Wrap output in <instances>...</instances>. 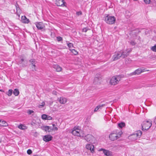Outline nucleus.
I'll use <instances>...</instances> for the list:
<instances>
[{
	"instance_id": "cd10ccee",
	"label": "nucleus",
	"mask_w": 156,
	"mask_h": 156,
	"mask_svg": "<svg viewBox=\"0 0 156 156\" xmlns=\"http://www.w3.org/2000/svg\"><path fill=\"white\" fill-rule=\"evenodd\" d=\"M151 49L153 51L156 52V44L151 47Z\"/></svg>"
},
{
	"instance_id": "aec40b11",
	"label": "nucleus",
	"mask_w": 156,
	"mask_h": 156,
	"mask_svg": "<svg viewBox=\"0 0 156 156\" xmlns=\"http://www.w3.org/2000/svg\"><path fill=\"white\" fill-rule=\"evenodd\" d=\"M29 62L31 63V64L32 65V66L34 67V69H33V71H36V66L35 65V59H31L30 60H29Z\"/></svg>"
},
{
	"instance_id": "4468645a",
	"label": "nucleus",
	"mask_w": 156,
	"mask_h": 156,
	"mask_svg": "<svg viewBox=\"0 0 156 156\" xmlns=\"http://www.w3.org/2000/svg\"><path fill=\"white\" fill-rule=\"evenodd\" d=\"M58 100L59 101V103L63 104L66 103L67 101V99L66 98L63 97L58 98Z\"/></svg>"
},
{
	"instance_id": "de8ad7c7",
	"label": "nucleus",
	"mask_w": 156,
	"mask_h": 156,
	"mask_svg": "<svg viewBox=\"0 0 156 156\" xmlns=\"http://www.w3.org/2000/svg\"><path fill=\"white\" fill-rule=\"evenodd\" d=\"M128 12V13H129L130 15V13L129 12H128V11H127V12Z\"/></svg>"
},
{
	"instance_id": "7c9ffc66",
	"label": "nucleus",
	"mask_w": 156,
	"mask_h": 156,
	"mask_svg": "<svg viewBox=\"0 0 156 156\" xmlns=\"http://www.w3.org/2000/svg\"><path fill=\"white\" fill-rule=\"evenodd\" d=\"M47 117V115L44 114L42 115L41 116L42 118L43 119L46 120Z\"/></svg>"
},
{
	"instance_id": "f704fd0d",
	"label": "nucleus",
	"mask_w": 156,
	"mask_h": 156,
	"mask_svg": "<svg viewBox=\"0 0 156 156\" xmlns=\"http://www.w3.org/2000/svg\"><path fill=\"white\" fill-rule=\"evenodd\" d=\"M45 105V103L44 102H43L41 105H39V108H42Z\"/></svg>"
},
{
	"instance_id": "20e7f679",
	"label": "nucleus",
	"mask_w": 156,
	"mask_h": 156,
	"mask_svg": "<svg viewBox=\"0 0 156 156\" xmlns=\"http://www.w3.org/2000/svg\"><path fill=\"white\" fill-rule=\"evenodd\" d=\"M121 77L120 76H113L111 78L110 83L112 85H115L118 83Z\"/></svg>"
},
{
	"instance_id": "a18cd8bd",
	"label": "nucleus",
	"mask_w": 156,
	"mask_h": 156,
	"mask_svg": "<svg viewBox=\"0 0 156 156\" xmlns=\"http://www.w3.org/2000/svg\"><path fill=\"white\" fill-rule=\"evenodd\" d=\"M0 91L2 92H3V91L2 90H0Z\"/></svg>"
},
{
	"instance_id": "9b49d317",
	"label": "nucleus",
	"mask_w": 156,
	"mask_h": 156,
	"mask_svg": "<svg viewBox=\"0 0 156 156\" xmlns=\"http://www.w3.org/2000/svg\"><path fill=\"white\" fill-rule=\"evenodd\" d=\"M65 3L64 0H56L55 3L57 6H64Z\"/></svg>"
},
{
	"instance_id": "c03bdc74",
	"label": "nucleus",
	"mask_w": 156,
	"mask_h": 156,
	"mask_svg": "<svg viewBox=\"0 0 156 156\" xmlns=\"http://www.w3.org/2000/svg\"><path fill=\"white\" fill-rule=\"evenodd\" d=\"M53 127H55V124H53L52 125Z\"/></svg>"
},
{
	"instance_id": "49530a36",
	"label": "nucleus",
	"mask_w": 156,
	"mask_h": 156,
	"mask_svg": "<svg viewBox=\"0 0 156 156\" xmlns=\"http://www.w3.org/2000/svg\"><path fill=\"white\" fill-rule=\"evenodd\" d=\"M32 68L33 69H33H34V67L33 66V67H32Z\"/></svg>"
},
{
	"instance_id": "c85d7f7f",
	"label": "nucleus",
	"mask_w": 156,
	"mask_h": 156,
	"mask_svg": "<svg viewBox=\"0 0 156 156\" xmlns=\"http://www.w3.org/2000/svg\"><path fill=\"white\" fill-rule=\"evenodd\" d=\"M72 51V52L75 55H76L78 54V52L75 49H70Z\"/></svg>"
},
{
	"instance_id": "7ed1b4c3",
	"label": "nucleus",
	"mask_w": 156,
	"mask_h": 156,
	"mask_svg": "<svg viewBox=\"0 0 156 156\" xmlns=\"http://www.w3.org/2000/svg\"><path fill=\"white\" fill-rule=\"evenodd\" d=\"M151 121H145L143 122L142 124V129L143 130H147L148 129L152 126Z\"/></svg>"
},
{
	"instance_id": "0eeeda50",
	"label": "nucleus",
	"mask_w": 156,
	"mask_h": 156,
	"mask_svg": "<svg viewBox=\"0 0 156 156\" xmlns=\"http://www.w3.org/2000/svg\"><path fill=\"white\" fill-rule=\"evenodd\" d=\"M94 137L92 135L90 134H88L84 138V139L87 142L91 143L94 142Z\"/></svg>"
},
{
	"instance_id": "4c0bfd02",
	"label": "nucleus",
	"mask_w": 156,
	"mask_h": 156,
	"mask_svg": "<svg viewBox=\"0 0 156 156\" xmlns=\"http://www.w3.org/2000/svg\"><path fill=\"white\" fill-rule=\"evenodd\" d=\"M52 117L50 116L47 115V119L48 120H51L52 119Z\"/></svg>"
},
{
	"instance_id": "b1692460",
	"label": "nucleus",
	"mask_w": 156,
	"mask_h": 156,
	"mask_svg": "<svg viewBox=\"0 0 156 156\" xmlns=\"http://www.w3.org/2000/svg\"><path fill=\"white\" fill-rule=\"evenodd\" d=\"M104 106H105V104H102L101 105H98V106H97L96 108H95L94 110V112H96L97 111L99 108H102V107Z\"/></svg>"
},
{
	"instance_id": "f257e3e1",
	"label": "nucleus",
	"mask_w": 156,
	"mask_h": 156,
	"mask_svg": "<svg viewBox=\"0 0 156 156\" xmlns=\"http://www.w3.org/2000/svg\"><path fill=\"white\" fill-rule=\"evenodd\" d=\"M131 51V49H127L115 53L112 57L113 61L117 60L121 58H123L127 57Z\"/></svg>"
},
{
	"instance_id": "bb28decb",
	"label": "nucleus",
	"mask_w": 156,
	"mask_h": 156,
	"mask_svg": "<svg viewBox=\"0 0 156 156\" xmlns=\"http://www.w3.org/2000/svg\"><path fill=\"white\" fill-rule=\"evenodd\" d=\"M19 129H26V126L22 125H20L18 126Z\"/></svg>"
},
{
	"instance_id": "a211bd4d",
	"label": "nucleus",
	"mask_w": 156,
	"mask_h": 156,
	"mask_svg": "<svg viewBox=\"0 0 156 156\" xmlns=\"http://www.w3.org/2000/svg\"><path fill=\"white\" fill-rule=\"evenodd\" d=\"M53 67L57 72H60L62 69V68L57 64L53 65Z\"/></svg>"
},
{
	"instance_id": "412c9836",
	"label": "nucleus",
	"mask_w": 156,
	"mask_h": 156,
	"mask_svg": "<svg viewBox=\"0 0 156 156\" xmlns=\"http://www.w3.org/2000/svg\"><path fill=\"white\" fill-rule=\"evenodd\" d=\"M26 62L25 61H24V59L23 58H22L19 61L18 63L19 64H22V66H26V65L25 64L23 63L24 62ZM27 61H26V64H27Z\"/></svg>"
},
{
	"instance_id": "dca6fc26",
	"label": "nucleus",
	"mask_w": 156,
	"mask_h": 156,
	"mask_svg": "<svg viewBox=\"0 0 156 156\" xmlns=\"http://www.w3.org/2000/svg\"><path fill=\"white\" fill-rule=\"evenodd\" d=\"M36 25L37 27L39 30H41L43 29L44 27V24L41 23H37L36 24Z\"/></svg>"
},
{
	"instance_id": "6ab92c4d",
	"label": "nucleus",
	"mask_w": 156,
	"mask_h": 156,
	"mask_svg": "<svg viewBox=\"0 0 156 156\" xmlns=\"http://www.w3.org/2000/svg\"><path fill=\"white\" fill-rule=\"evenodd\" d=\"M0 126H8V124L5 121L0 120Z\"/></svg>"
},
{
	"instance_id": "9d476101",
	"label": "nucleus",
	"mask_w": 156,
	"mask_h": 156,
	"mask_svg": "<svg viewBox=\"0 0 156 156\" xmlns=\"http://www.w3.org/2000/svg\"><path fill=\"white\" fill-rule=\"evenodd\" d=\"M86 148L87 149L90 150L91 153H93L94 152V145L91 144H87L86 146Z\"/></svg>"
},
{
	"instance_id": "c756f323",
	"label": "nucleus",
	"mask_w": 156,
	"mask_h": 156,
	"mask_svg": "<svg viewBox=\"0 0 156 156\" xmlns=\"http://www.w3.org/2000/svg\"><path fill=\"white\" fill-rule=\"evenodd\" d=\"M90 29L88 27H85L82 30V32H86L88 30H90Z\"/></svg>"
},
{
	"instance_id": "473e14b6",
	"label": "nucleus",
	"mask_w": 156,
	"mask_h": 156,
	"mask_svg": "<svg viewBox=\"0 0 156 156\" xmlns=\"http://www.w3.org/2000/svg\"><path fill=\"white\" fill-rule=\"evenodd\" d=\"M34 112L33 110H29L27 111V113L29 115H30L32 113H34Z\"/></svg>"
},
{
	"instance_id": "58836bf2",
	"label": "nucleus",
	"mask_w": 156,
	"mask_h": 156,
	"mask_svg": "<svg viewBox=\"0 0 156 156\" xmlns=\"http://www.w3.org/2000/svg\"><path fill=\"white\" fill-rule=\"evenodd\" d=\"M58 129V128L57 127H53V128H51V131H53V130H57Z\"/></svg>"
},
{
	"instance_id": "6e6552de",
	"label": "nucleus",
	"mask_w": 156,
	"mask_h": 156,
	"mask_svg": "<svg viewBox=\"0 0 156 156\" xmlns=\"http://www.w3.org/2000/svg\"><path fill=\"white\" fill-rule=\"evenodd\" d=\"M99 151H103V153L105 155L107 156H112V152L109 151L103 148L99 149L98 150Z\"/></svg>"
},
{
	"instance_id": "f8f14e48",
	"label": "nucleus",
	"mask_w": 156,
	"mask_h": 156,
	"mask_svg": "<svg viewBox=\"0 0 156 156\" xmlns=\"http://www.w3.org/2000/svg\"><path fill=\"white\" fill-rule=\"evenodd\" d=\"M80 130L79 129H75V128H74L73 130L71 132V133L74 135L79 136H80Z\"/></svg>"
},
{
	"instance_id": "79ce46f5",
	"label": "nucleus",
	"mask_w": 156,
	"mask_h": 156,
	"mask_svg": "<svg viewBox=\"0 0 156 156\" xmlns=\"http://www.w3.org/2000/svg\"><path fill=\"white\" fill-rule=\"evenodd\" d=\"M17 6H18V4H17L16 5V10H17V11H18V8H17Z\"/></svg>"
},
{
	"instance_id": "39448f33",
	"label": "nucleus",
	"mask_w": 156,
	"mask_h": 156,
	"mask_svg": "<svg viewBox=\"0 0 156 156\" xmlns=\"http://www.w3.org/2000/svg\"><path fill=\"white\" fill-rule=\"evenodd\" d=\"M142 134V132L140 130L137 131L136 133L131 135L130 136V138L132 140H134L140 138Z\"/></svg>"
},
{
	"instance_id": "37998d69",
	"label": "nucleus",
	"mask_w": 156,
	"mask_h": 156,
	"mask_svg": "<svg viewBox=\"0 0 156 156\" xmlns=\"http://www.w3.org/2000/svg\"><path fill=\"white\" fill-rule=\"evenodd\" d=\"M155 124L156 125V117L154 119V121Z\"/></svg>"
},
{
	"instance_id": "72a5a7b5",
	"label": "nucleus",
	"mask_w": 156,
	"mask_h": 156,
	"mask_svg": "<svg viewBox=\"0 0 156 156\" xmlns=\"http://www.w3.org/2000/svg\"><path fill=\"white\" fill-rule=\"evenodd\" d=\"M57 41H60L62 40V38L60 37H57Z\"/></svg>"
},
{
	"instance_id": "2f4dec72",
	"label": "nucleus",
	"mask_w": 156,
	"mask_h": 156,
	"mask_svg": "<svg viewBox=\"0 0 156 156\" xmlns=\"http://www.w3.org/2000/svg\"><path fill=\"white\" fill-rule=\"evenodd\" d=\"M67 45L69 48H71L73 47V44L72 43H69L67 44Z\"/></svg>"
},
{
	"instance_id": "393cba45",
	"label": "nucleus",
	"mask_w": 156,
	"mask_h": 156,
	"mask_svg": "<svg viewBox=\"0 0 156 156\" xmlns=\"http://www.w3.org/2000/svg\"><path fill=\"white\" fill-rule=\"evenodd\" d=\"M12 89L9 90L8 91L6 92V94L9 96H10L12 93Z\"/></svg>"
},
{
	"instance_id": "c9c22d12",
	"label": "nucleus",
	"mask_w": 156,
	"mask_h": 156,
	"mask_svg": "<svg viewBox=\"0 0 156 156\" xmlns=\"http://www.w3.org/2000/svg\"><path fill=\"white\" fill-rule=\"evenodd\" d=\"M144 2L146 4H148L150 3L151 2L150 0H144Z\"/></svg>"
},
{
	"instance_id": "09e8293b",
	"label": "nucleus",
	"mask_w": 156,
	"mask_h": 156,
	"mask_svg": "<svg viewBox=\"0 0 156 156\" xmlns=\"http://www.w3.org/2000/svg\"><path fill=\"white\" fill-rule=\"evenodd\" d=\"M1 142V140H0V143Z\"/></svg>"
},
{
	"instance_id": "5701e85b",
	"label": "nucleus",
	"mask_w": 156,
	"mask_h": 156,
	"mask_svg": "<svg viewBox=\"0 0 156 156\" xmlns=\"http://www.w3.org/2000/svg\"><path fill=\"white\" fill-rule=\"evenodd\" d=\"M19 91L18 89H15L13 91L14 94L16 96H17L19 94Z\"/></svg>"
},
{
	"instance_id": "ddd939ff",
	"label": "nucleus",
	"mask_w": 156,
	"mask_h": 156,
	"mask_svg": "<svg viewBox=\"0 0 156 156\" xmlns=\"http://www.w3.org/2000/svg\"><path fill=\"white\" fill-rule=\"evenodd\" d=\"M118 137V136L115 133L111 134L109 136V138L112 140H116Z\"/></svg>"
},
{
	"instance_id": "ea45409f",
	"label": "nucleus",
	"mask_w": 156,
	"mask_h": 156,
	"mask_svg": "<svg viewBox=\"0 0 156 156\" xmlns=\"http://www.w3.org/2000/svg\"><path fill=\"white\" fill-rule=\"evenodd\" d=\"M130 44L132 45H134L135 44H136V43L134 42V41H132L130 42Z\"/></svg>"
},
{
	"instance_id": "e433bc0d",
	"label": "nucleus",
	"mask_w": 156,
	"mask_h": 156,
	"mask_svg": "<svg viewBox=\"0 0 156 156\" xmlns=\"http://www.w3.org/2000/svg\"><path fill=\"white\" fill-rule=\"evenodd\" d=\"M27 153L29 154H31L32 153V151L30 149H28L27 151Z\"/></svg>"
},
{
	"instance_id": "1a4fd4ad",
	"label": "nucleus",
	"mask_w": 156,
	"mask_h": 156,
	"mask_svg": "<svg viewBox=\"0 0 156 156\" xmlns=\"http://www.w3.org/2000/svg\"><path fill=\"white\" fill-rule=\"evenodd\" d=\"M145 71L144 69H138L136 70L134 72L130 73V75L132 76L133 75H139Z\"/></svg>"
},
{
	"instance_id": "423d86ee",
	"label": "nucleus",
	"mask_w": 156,
	"mask_h": 156,
	"mask_svg": "<svg viewBox=\"0 0 156 156\" xmlns=\"http://www.w3.org/2000/svg\"><path fill=\"white\" fill-rule=\"evenodd\" d=\"M101 76L99 74H97L93 81V83L94 85H99L101 83Z\"/></svg>"
},
{
	"instance_id": "4be33fe9",
	"label": "nucleus",
	"mask_w": 156,
	"mask_h": 156,
	"mask_svg": "<svg viewBox=\"0 0 156 156\" xmlns=\"http://www.w3.org/2000/svg\"><path fill=\"white\" fill-rule=\"evenodd\" d=\"M46 132H50L51 131V128H50V127L48 126H46L43 127V129Z\"/></svg>"
},
{
	"instance_id": "2eb2a0df",
	"label": "nucleus",
	"mask_w": 156,
	"mask_h": 156,
	"mask_svg": "<svg viewBox=\"0 0 156 156\" xmlns=\"http://www.w3.org/2000/svg\"><path fill=\"white\" fill-rule=\"evenodd\" d=\"M52 138V136L50 135H46L44 136L43 140L45 142H48L51 140Z\"/></svg>"
},
{
	"instance_id": "a878e982",
	"label": "nucleus",
	"mask_w": 156,
	"mask_h": 156,
	"mask_svg": "<svg viewBox=\"0 0 156 156\" xmlns=\"http://www.w3.org/2000/svg\"><path fill=\"white\" fill-rule=\"evenodd\" d=\"M118 126L120 128H122L123 127H124L125 126V123L122 122H121L120 123H119L118 124Z\"/></svg>"
},
{
	"instance_id": "f3484780",
	"label": "nucleus",
	"mask_w": 156,
	"mask_h": 156,
	"mask_svg": "<svg viewBox=\"0 0 156 156\" xmlns=\"http://www.w3.org/2000/svg\"><path fill=\"white\" fill-rule=\"evenodd\" d=\"M21 21L22 23H27L29 22V20L27 19L25 16H22Z\"/></svg>"
},
{
	"instance_id": "f03ea898",
	"label": "nucleus",
	"mask_w": 156,
	"mask_h": 156,
	"mask_svg": "<svg viewBox=\"0 0 156 156\" xmlns=\"http://www.w3.org/2000/svg\"><path fill=\"white\" fill-rule=\"evenodd\" d=\"M104 20L106 23L109 24H112L115 23L116 19L114 16L107 15L105 17Z\"/></svg>"
},
{
	"instance_id": "a19ab883",
	"label": "nucleus",
	"mask_w": 156,
	"mask_h": 156,
	"mask_svg": "<svg viewBox=\"0 0 156 156\" xmlns=\"http://www.w3.org/2000/svg\"><path fill=\"white\" fill-rule=\"evenodd\" d=\"M82 12L81 11L78 12H76V14L77 15H81Z\"/></svg>"
}]
</instances>
